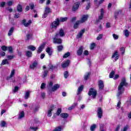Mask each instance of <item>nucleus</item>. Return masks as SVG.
<instances>
[{
  "label": "nucleus",
  "instance_id": "61",
  "mask_svg": "<svg viewBox=\"0 0 131 131\" xmlns=\"http://www.w3.org/2000/svg\"><path fill=\"white\" fill-rule=\"evenodd\" d=\"M113 36L114 39H118V35H117L115 34H113Z\"/></svg>",
  "mask_w": 131,
  "mask_h": 131
},
{
  "label": "nucleus",
  "instance_id": "48",
  "mask_svg": "<svg viewBox=\"0 0 131 131\" xmlns=\"http://www.w3.org/2000/svg\"><path fill=\"white\" fill-rule=\"evenodd\" d=\"M18 91H19V87H18V86H15L14 87V90H13V93H17V92H18Z\"/></svg>",
  "mask_w": 131,
  "mask_h": 131
},
{
  "label": "nucleus",
  "instance_id": "7",
  "mask_svg": "<svg viewBox=\"0 0 131 131\" xmlns=\"http://www.w3.org/2000/svg\"><path fill=\"white\" fill-rule=\"evenodd\" d=\"M51 13V9L49 7H46L44 12V14L42 15V18H47L48 15Z\"/></svg>",
  "mask_w": 131,
  "mask_h": 131
},
{
  "label": "nucleus",
  "instance_id": "64",
  "mask_svg": "<svg viewBox=\"0 0 131 131\" xmlns=\"http://www.w3.org/2000/svg\"><path fill=\"white\" fill-rule=\"evenodd\" d=\"M38 109H39V106H36L35 108L34 109V112H37V111H38Z\"/></svg>",
  "mask_w": 131,
  "mask_h": 131
},
{
  "label": "nucleus",
  "instance_id": "57",
  "mask_svg": "<svg viewBox=\"0 0 131 131\" xmlns=\"http://www.w3.org/2000/svg\"><path fill=\"white\" fill-rule=\"evenodd\" d=\"M30 128L32 129V130L36 131L38 129V127H30Z\"/></svg>",
  "mask_w": 131,
  "mask_h": 131
},
{
  "label": "nucleus",
  "instance_id": "60",
  "mask_svg": "<svg viewBox=\"0 0 131 131\" xmlns=\"http://www.w3.org/2000/svg\"><path fill=\"white\" fill-rule=\"evenodd\" d=\"M45 88H46V83H42L41 85L40 89L41 90H43Z\"/></svg>",
  "mask_w": 131,
  "mask_h": 131
},
{
  "label": "nucleus",
  "instance_id": "6",
  "mask_svg": "<svg viewBox=\"0 0 131 131\" xmlns=\"http://www.w3.org/2000/svg\"><path fill=\"white\" fill-rule=\"evenodd\" d=\"M58 36H55L53 38V42L54 43H57L58 45H61V43H62V40L61 39V38H58Z\"/></svg>",
  "mask_w": 131,
  "mask_h": 131
},
{
  "label": "nucleus",
  "instance_id": "9",
  "mask_svg": "<svg viewBox=\"0 0 131 131\" xmlns=\"http://www.w3.org/2000/svg\"><path fill=\"white\" fill-rule=\"evenodd\" d=\"M97 116L99 119L103 117V110H102V108L101 107H98L97 109Z\"/></svg>",
  "mask_w": 131,
  "mask_h": 131
},
{
  "label": "nucleus",
  "instance_id": "38",
  "mask_svg": "<svg viewBox=\"0 0 131 131\" xmlns=\"http://www.w3.org/2000/svg\"><path fill=\"white\" fill-rule=\"evenodd\" d=\"M124 33L126 37H128V36H129V31H128L127 30H125Z\"/></svg>",
  "mask_w": 131,
  "mask_h": 131
},
{
  "label": "nucleus",
  "instance_id": "22",
  "mask_svg": "<svg viewBox=\"0 0 131 131\" xmlns=\"http://www.w3.org/2000/svg\"><path fill=\"white\" fill-rule=\"evenodd\" d=\"M54 84V83L52 81H50L48 84H47V88L48 89L49 92H51V90L52 89V86H53Z\"/></svg>",
  "mask_w": 131,
  "mask_h": 131
},
{
  "label": "nucleus",
  "instance_id": "53",
  "mask_svg": "<svg viewBox=\"0 0 131 131\" xmlns=\"http://www.w3.org/2000/svg\"><path fill=\"white\" fill-rule=\"evenodd\" d=\"M6 6V2H3L0 3L1 8H4Z\"/></svg>",
  "mask_w": 131,
  "mask_h": 131
},
{
  "label": "nucleus",
  "instance_id": "16",
  "mask_svg": "<svg viewBox=\"0 0 131 131\" xmlns=\"http://www.w3.org/2000/svg\"><path fill=\"white\" fill-rule=\"evenodd\" d=\"M84 31H85V30H81L80 31H79L78 33V34L77 35V36H76L77 38V39L81 38V37H82V35L84 33Z\"/></svg>",
  "mask_w": 131,
  "mask_h": 131
},
{
  "label": "nucleus",
  "instance_id": "31",
  "mask_svg": "<svg viewBox=\"0 0 131 131\" xmlns=\"http://www.w3.org/2000/svg\"><path fill=\"white\" fill-rule=\"evenodd\" d=\"M28 50H30V51H35L36 50V48L35 47L32 46V45H30L28 47Z\"/></svg>",
  "mask_w": 131,
  "mask_h": 131
},
{
  "label": "nucleus",
  "instance_id": "8",
  "mask_svg": "<svg viewBox=\"0 0 131 131\" xmlns=\"http://www.w3.org/2000/svg\"><path fill=\"white\" fill-rule=\"evenodd\" d=\"M21 23L25 27H28V26H30V25L32 23V21L30 19L28 22L26 23V19H23Z\"/></svg>",
  "mask_w": 131,
  "mask_h": 131
},
{
  "label": "nucleus",
  "instance_id": "28",
  "mask_svg": "<svg viewBox=\"0 0 131 131\" xmlns=\"http://www.w3.org/2000/svg\"><path fill=\"white\" fill-rule=\"evenodd\" d=\"M47 53H48V54H49V56H52V49H51V48L50 47H48L46 50Z\"/></svg>",
  "mask_w": 131,
  "mask_h": 131
},
{
  "label": "nucleus",
  "instance_id": "23",
  "mask_svg": "<svg viewBox=\"0 0 131 131\" xmlns=\"http://www.w3.org/2000/svg\"><path fill=\"white\" fill-rule=\"evenodd\" d=\"M99 129L100 131L106 130V128L105 127V124H104L103 123H101L99 125Z\"/></svg>",
  "mask_w": 131,
  "mask_h": 131
},
{
  "label": "nucleus",
  "instance_id": "34",
  "mask_svg": "<svg viewBox=\"0 0 131 131\" xmlns=\"http://www.w3.org/2000/svg\"><path fill=\"white\" fill-rule=\"evenodd\" d=\"M25 116L24 112L22 111L19 113V115L18 117V119H22L23 117Z\"/></svg>",
  "mask_w": 131,
  "mask_h": 131
},
{
  "label": "nucleus",
  "instance_id": "18",
  "mask_svg": "<svg viewBox=\"0 0 131 131\" xmlns=\"http://www.w3.org/2000/svg\"><path fill=\"white\" fill-rule=\"evenodd\" d=\"M104 1L105 0H100L98 3V0H94V4L97 6V7H99L100 5H102L104 3Z\"/></svg>",
  "mask_w": 131,
  "mask_h": 131
},
{
  "label": "nucleus",
  "instance_id": "3",
  "mask_svg": "<svg viewBox=\"0 0 131 131\" xmlns=\"http://www.w3.org/2000/svg\"><path fill=\"white\" fill-rule=\"evenodd\" d=\"M59 25H60V19L59 18H56V20L51 24L52 28H54V29H57V27Z\"/></svg>",
  "mask_w": 131,
  "mask_h": 131
},
{
  "label": "nucleus",
  "instance_id": "33",
  "mask_svg": "<svg viewBox=\"0 0 131 131\" xmlns=\"http://www.w3.org/2000/svg\"><path fill=\"white\" fill-rule=\"evenodd\" d=\"M48 73H49V71L48 70L44 71L43 74L42 75V77L43 78L47 77V76H48Z\"/></svg>",
  "mask_w": 131,
  "mask_h": 131
},
{
  "label": "nucleus",
  "instance_id": "14",
  "mask_svg": "<svg viewBox=\"0 0 131 131\" xmlns=\"http://www.w3.org/2000/svg\"><path fill=\"white\" fill-rule=\"evenodd\" d=\"M59 88H60V85L58 84H56L51 88V91H49V92L52 93V92H56V91H57Z\"/></svg>",
  "mask_w": 131,
  "mask_h": 131
},
{
  "label": "nucleus",
  "instance_id": "25",
  "mask_svg": "<svg viewBox=\"0 0 131 131\" xmlns=\"http://www.w3.org/2000/svg\"><path fill=\"white\" fill-rule=\"evenodd\" d=\"M36 66H37V61H35L32 64L30 65V67L31 69H34Z\"/></svg>",
  "mask_w": 131,
  "mask_h": 131
},
{
  "label": "nucleus",
  "instance_id": "1",
  "mask_svg": "<svg viewBox=\"0 0 131 131\" xmlns=\"http://www.w3.org/2000/svg\"><path fill=\"white\" fill-rule=\"evenodd\" d=\"M127 85H128V83L126 82L125 78H122L121 82L118 87L117 97L118 99H120V98H121L120 96H121V95L123 94V92H124V86H127Z\"/></svg>",
  "mask_w": 131,
  "mask_h": 131
},
{
  "label": "nucleus",
  "instance_id": "12",
  "mask_svg": "<svg viewBox=\"0 0 131 131\" xmlns=\"http://www.w3.org/2000/svg\"><path fill=\"white\" fill-rule=\"evenodd\" d=\"M98 87L99 91H103L104 90V82L102 80H99Z\"/></svg>",
  "mask_w": 131,
  "mask_h": 131
},
{
  "label": "nucleus",
  "instance_id": "43",
  "mask_svg": "<svg viewBox=\"0 0 131 131\" xmlns=\"http://www.w3.org/2000/svg\"><path fill=\"white\" fill-rule=\"evenodd\" d=\"M14 75H15V70H12L11 71V74L10 76L9 77V78H12V77H13V76H14Z\"/></svg>",
  "mask_w": 131,
  "mask_h": 131
},
{
  "label": "nucleus",
  "instance_id": "5",
  "mask_svg": "<svg viewBox=\"0 0 131 131\" xmlns=\"http://www.w3.org/2000/svg\"><path fill=\"white\" fill-rule=\"evenodd\" d=\"M80 5V2H76L75 3L72 7V11L73 12H75L78 10V8H79V6Z\"/></svg>",
  "mask_w": 131,
  "mask_h": 131
},
{
  "label": "nucleus",
  "instance_id": "55",
  "mask_svg": "<svg viewBox=\"0 0 131 131\" xmlns=\"http://www.w3.org/2000/svg\"><path fill=\"white\" fill-rule=\"evenodd\" d=\"M15 56L14 55H8L7 56V58L9 60H12V59H14V57Z\"/></svg>",
  "mask_w": 131,
  "mask_h": 131
},
{
  "label": "nucleus",
  "instance_id": "17",
  "mask_svg": "<svg viewBox=\"0 0 131 131\" xmlns=\"http://www.w3.org/2000/svg\"><path fill=\"white\" fill-rule=\"evenodd\" d=\"M83 91V85H81L78 88V90L77 91V95L78 96H79L80 94H81V92Z\"/></svg>",
  "mask_w": 131,
  "mask_h": 131
},
{
  "label": "nucleus",
  "instance_id": "37",
  "mask_svg": "<svg viewBox=\"0 0 131 131\" xmlns=\"http://www.w3.org/2000/svg\"><path fill=\"white\" fill-rule=\"evenodd\" d=\"M7 123L5 121H1V127H5Z\"/></svg>",
  "mask_w": 131,
  "mask_h": 131
},
{
  "label": "nucleus",
  "instance_id": "50",
  "mask_svg": "<svg viewBox=\"0 0 131 131\" xmlns=\"http://www.w3.org/2000/svg\"><path fill=\"white\" fill-rule=\"evenodd\" d=\"M62 50H63L62 46L60 45V46H57V51H58V52H61V51H62Z\"/></svg>",
  "mask_w": 131,
  "mask_h": 131
},
{
  "label": "nucleus",
  "instance_id": "24",
  "mask_svg": "<svg viewBox=\"0 0 131 131\" xmlns=\"http://www.w3.org/2000/svg\"><path fill=\"white\" fill-rule=\"evenodd\" d=\"M122 11L120 10H117L115 12V15H114V18L115 19H117V17H118V15L119 14H121V12Z\"/></svg>",
  "mask_w": 131,
  "mask_h": 131
},
{
  "label": "nucleus",
  "instance_id": "2",
  "mask_svg": "<svg viewBox=\"0 0 131 131\" xmlns=\"http://www.w3.org/2000/svg\"><path fill=\"white\" fill-rule=\"evenodd\" d=\"M97 94V90L94 88H90L88 92L89 96H92V99H96Z\"/></svg>",
  "mask_w": 131,
  "mask_h": 131
},
{
  "label": "nucleus",
  "instance_id": "59",
  "mask_svg": "<svg viewBox=\"0 0 131 131\" xmlns=\"http://www.w3.org/2000/svg\"><path fill=\"white\" fill-rule=\"evenodd\" d=\"M104 15L100 14V15L99 16L98 20H97V23L99 22L100 20H102L103 19V16Z\"/></svg>",
  "mask_w": 131,
  "mask_h": 131
},
{
  "label": "nucleus",
  "instance_id": "15",
  "mask_svg": "<svg viewBox=\"0 0 131 131\" xmlns=\"http://www.w3.org/2000/svg\"><path fill=\"white\" fill-rule=\"evenodd\" d=\"M88 18H89V15H84L82 16L81 20H79L81 23H84L85 22L86 20H88Z\"/></svg>",
  "mask_w": 131,
  "mask_h": 131
},
{
  "label": "nucleus",
  "instance_id": "35",
  "mask_svg": "<svg viewBox=\"0 0 131 131\" xmlns=\"http://www.w3.org/2000/svg\"><path fill=\"white\" fill-rule=\"evenodd\" d=\"M57 68V66H54L52 64H50L48 68L49 70H54V69H56Z\"/></svg>",
  "mask_w": 131,
  "mask_h": 131
},
{
  "label": "nucleus",
  "instance_id": "36",
  "mask_svg": "<svg viewBox=\"0 0 131 131\" xmlns=\"http://www.w3.org/2000/svg\"><path fill=\"white\" fill-rule=\"evenodd\" d=\"M91 75V73H87L85 75H84V80H88L89 78L90 77V76Z\"/></svg>",
  "mask_w": 131,
  "mask_h": 131
},
{
  "label": "nucleus",
  "instance_id": "51",
  "mask_svg": "<svg viewBox=\"0 0 131 131\" xmlns=\"http://www.w3.org/2000/svg\"><path fill=\"white\" fill-rule=\"evenodd\" d=\"M96 124H93L91 126L90 129L91 131H95V129H96Z\"/></svg>",
  "mask_w": 131,
  "mask_h": 131
},
{
  "label": "nucleus",
  "instance_id": "49",
  "mask_svg": "<svg viewBox=\"0 0 131 131\" xmlns=\"http://www.w3.org/2000/svg\"><path fill=\"white\" fill-rule=\"evenodd\" d=\"M114 74H115V72H114V71H112L111 73L110 74V78H113Z\"/></svg>",
  "mask_w": 131,
  "mask_h": 131
},
{
  "label": "nucleus",
  "instance_id": "40",
  "mask_svg": "<svg viewBox=\"0 0 131 131\" xmlns=\"http://www.w3.org/2000/svg\"><path fill=\"white\" fill-rule=\"evenodd\" d=\"M6 64H9V61H8V59L3 60L1 65H6Z\"/></svg>",
  "mask_w": 131,
  "mask_h": 131
},
{
  "label": "nucleus",
  "instance_id": "19",
  "mask_svg": "<svg viewBox=\"0 0 131 131\" xmlns=\"http://www.w3.org/2000/svg\"><path fill=\"white\" fill-rule=\"evenodd\" d=\"M82 52H83V47L81 46L77 51L78 56H81L82 55Z\"/></svg>",
  "mask_w": 131,
  "mask_h": 131
},
{
  "label": "nucleus",
  "instance_id": "32",
  "mask_svg": "<svg viewBox=\"0 0 131 131\" xmlns=\"http://www.w3.org/2000/svg\"><path fill=\"white\" fill-rule=\"evenodd\" d=\"M60 116L62 118H67L68 116H69V115L67 113H62L60 114Z\"/></svg>",
  "mask_w": 131,
  "mask_h": 131
},
{
  "label": "nucleus",
  "instance_id": "27",
  "mask_svg": "<svg viewBox=\"0 0 131 131\" xmlns=\"http://www.w3.org/2000/svg\"><path fill=\"white\" fill-rule=\"evenodd\" d=\"M29 96H30V91H27L25 93V99L26 100H27L29 98Z\"/></svg>",
  "mask_w": 131,
  "mask_h": 131
},
{
  "label": "nucleus",
  "instance_id": "46",
  "mask_svg": "<svg viewBox=\"0 0 131 131\" xmlns=\"http://www.w3.org/2000/svg\"><path fill=\"white\" fill-rule=\"evenodd\" d=\"M76 106H77V103H74L72 106L69 107V110H72L74 107H76Z\"/></svg>",
  "mask_w": 131,
  "mask_h": 131
},
{
  "label": "nucleus",
  "instance_id": "41",
  "mask_svg": "<svg viewBox=\"0 0 131 131\" xmlns=\"http://www.w3.org/2000/svg\"><path fill=\"white\" fill-rule=\"evenodd\" d=\"M70 52H67L66 53H65L64 54V55L63 56V58L64 59H66V58H68V57H69V56H70Z\"/></svg>",
  "mask_w": 131,
  "mask_h": 131
},
{
  "label": "nucleus",
  "instance_id": "58",
  "mask_svg": "<svg viewBox=\"0 0 131 131\" xmlns=\"http://www.w3.org/2000/svg\"><path fill=\"white\" fill-rule=\"evenodd\" d=\"M29 7L31 9V10H33V9H34V4H30L29 5Z\"/></svg>",
  "mask_w": 131,
  "mask_h": 131
},
{
  "label": "nucleus",
  "instance_id": "11",
  "mask_svg": "<svg viewBox=\"0 0 131 131\" xmlns=\"http://www.w3.org/2000/svg\"><path fill=\"white\" fill-rule=\"evenodd\" d=\"M45 47H46V43H42L38 48L37 54H40L43 49H45Z\"/></svg>",
  "mask_w": 131,
  "mask_h": 131
},
{
  "label": "nucleus",
  "instance_id": "44",
  "mask_svg": "<svg viewBox=\"0 0 131 131\" xmlns=\"http://www.w3.org/2000/svg\"><path fill=\"white\" fill-rule=\"evenodd\" d=\"M96 47V43H92L90 45V50H94Z\"/></svg>",
  "mask_w": 131,
  "mask_h": 131
},
{
  "label": "nucleus",
  "instance_id": "10",
  "mask_svg": "<svg viewBox=\"0 0 131 131\" xmlns=\"http://www.w3.org/2000/svg\"><path fill=\"white\" fill-rule=\"evenodd\" d=\"M54 109H55V105H52L50 107L47 113V116L48 117H51V116H52V111H53Z\"/></svg>",
  "mask_w": 131,
  "mask_h": 131
},
{
  "label": "nucleus",
  "instance_id": "29",
  "mask_svg": "<svg viewBox=\"0 0 131 131\" xmlns=\"http://www.w3.org/2000/svg\"><path fill=\"white\" fill-rule=\"evenodd\" d=\"M81 24L79 20L77 21L74 25V28L75 29H77L78 28V26H79V24Z\"/></svg>",
  "mask_w": 131,
  "mask_h": 131
},
{
  "label": "nucleus",
  "instance_id": "39",
  "mask_svg": "<svg viewBox=\"0 0 131 131\" xmlns=\"http://www.w3.org/2000/svg\"><path fill=\"white\" fill-rule=\"evenodd\" d=\"M17 12H22V6H21V5L18 4L17 7Z\"/></svg>",
  "mask_w": 131,
  "mask_h": 131
},
{
  "label": "nucleus",
  "instance_id": "30",
  "mask_svg": "<svg viewBox=\"0 0 131 131\" xmlns=\"http://www.w3.org/2000/svg\"><path fill=\"white\" fill-rule=\"evenodd\" d=\"M31 37H32V33L30 32H28L27 34V40H29Z\"/></svg>",
  "mask_w": 131,
  "mask_h": 131
},
{
  "label": "nucleus",
  "instance_id": "54",
  "mask_svg": "<svg viewBox=\"0 0 131 131\" xmlns=\"http://www.w3.org/2000/svg\"><path fill=\"white\" fill-rule=\"evenodd\" d=\"M102 37H103V35L99 34L96 38L97 40H100V39H101Z\"/></svg>",
  "mask_w": 131,
  "mask_h": 131
},
{
  "label": "nucleus",
  "instance_id": "47",
  "mask_svg": "<svg viewBox=\"0 0 131 131\" xmlns=\"http://www.w3.org/2000/svg\"><path fill=\"white\" fill-rule=\"evenodd\" d=\"M68 19L67 17H61L59 22H65V21H67Z\"/></svg>",
  "mask_w": 131,
  "mask_h": 131
},
{
  "label": "nucleus",
  "instance_id": "21",
  "mask_svg": "<svg viewBox=\"0 0 131 131\" xmlns=\"http://www.w3.org/2000/svg\"><path fill=\"white\" fill-rule=\"evenodd\" d=\"M15 30V28L14 27H11L9 31H8V36H11L12 34H13V32H14V31Z\"/></svg>",
  "mask_w": 131,
  "mask_h": 131
},
{
  "label": "nucleus",
  "instance_id": "26",
  "mask_svg": "<svg viewBox=\"0 0 131 131\" xmlns=\"http://www.w3.org/2000/svg\"><path fill=\"white\" fill-rule=\"evenodd\" d=\"M26 56H27L28 58H31V57H32V52L29 51H26Z\"/></svg>",
  "mask_w": 131,
  "mask_h": 131
},
{
  "label": "nucleus",
  "instance_id": "52",
  "mask_svg": "<svg viewBox=\"0 0 131 131\" xmlns=\"http://www.w3.org/2000/svg\"><path fill=\"white\" fill-rule=\"evenodd\" d=\"M1 49H2V51H4V52H6V51H7V50H8V47H7V46H3L1 47Z\"/></svg>",
  "mask_w": 131,
  "mask_h": 131
},
{
  "label": "nucleus",
  "instance_id": "56",
  "mask_svg": "<svg viewBox=\"0 0 131 131\" xmlns=\"http://www.w3.org/2000/svg\"><path fill=\"white\" fill-rule=\"evenodd\" d=\"M120 51L122 53V55H123V54H124V52H125V48H124V47H122L120 49Z\"/></svg>",
  "mask_w": 131,
  "mask_h": 131
},
{
  "label": "nucleus",
  "instance_id": "62",
  "mask_svg": "<svg viewBox=\"0 0 131 131\" xmlns=\"http://www.w3.org/2000/svg\"><path fill=\"white\" fill-rule=\"evenodd\" d=\"M90 8H91V3H89L88 4V5L86 6V10H89Z\"/></svg>",
  "mask_w": 131,
  "mask_h": 131
},
{
  "label": "nucleus",
  "instance_id": "20",
  "mask_svg": "<svg viewBox=\"0 0 131 131\" xmlns=\"http://www.w3.org/2000/svg\"><path fill=\"white\" fill-rule=\"evenodd\" d=\"M112 58H115V61H117V60H118L119 58V56L118 55V52L117 51H116L112 56Z\"/></svg>",
  "mask_w": 131,
  "mask_h": 131
},
{
  "label": "nucleus",
  "instance_id": "63",
  "mask_svg": "<svg viewBox=\"0 0 131 131\" xmlns=\"http://www.w3.org/2000/svg\"><path fill=\"white\" fill-rule=\"evenodd\" d=\"M7 5L9 6H11L13 5V2L12 1H8L7 2Z\"/></svg>",
  "mask_w": 131,
  "mask_h": 131
},
{
  "label": "nucleus",
  "instance_id": "45",
  "mask_svg": "<svg viewBox=\"0 0 131 131\" xmlns=\"http://www.w3.org/2000/svg\"><path fill=\"white\" fill-rule=\"evenodd\" d=\"M68 76H69V73H68V71H66L64 73V78H68Z\"/></svg>",
  "mask_w": 131,
  "mask_h": 131
},
{
  "label": "nucleus",
  "instance_id": "42",
  "mask_svg": "<svg viewBox=\"0 0 131 131\" xmlns=\"http://www.w3.org/2000/svg\"><path fill=\"white\" fill-rule=\"evenodd\" d=\"M61 112H62V109H61V108H58L56 113V115H57V116H59V115L61 114Z\"/></svg>",
  "mask_w": 131,
  "mask_h": 131
},
{
  "label": "nucleus",
  "instance_id": "4",
  "mask_svg": "<svg viewBox=\"0 0 131 131\" xmlns=\"http://www.w3.org/2000/svg\"><path fill=\"white\" fill-rule=\"evenodd\" d=\"M55 36L57 37L60 36V37H63L65 36V31L62 29H60L59 31L55 33Z\"/></svg>",
  "mask_w": 131,
  "mask_h": 131
},
{
  "label": "nucleus",
  "instance_id": "13",
  "mask_svg": "<svg viewBox=\"0 0 131 131\" xmlns=\"http://www.w3.org/2000/svg\"><path fill=\"white\" fill-rule=\"evenodd\" d=\"M69 63H70V60H67V61L63 62L61 63V67L62 68H66L69 66Z\"/></svg>",
  "mask_w": 131,
  "mask_h": 131
}]
</instances>
